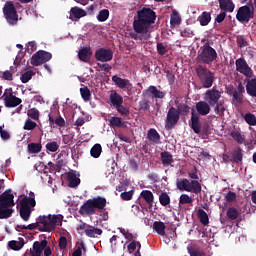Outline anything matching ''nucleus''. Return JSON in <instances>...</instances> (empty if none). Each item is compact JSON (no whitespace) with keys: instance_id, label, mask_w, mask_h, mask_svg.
<instances>
[{"instance_id":"obj_1","label":"nucleus","mask_w":256,"mask_h":256,"mask_svg":"<svg viewBox=\"0 0 256 256\" xmlns=\"http://www.w3.org/2000/svg\"><path fill=\"white\" fill-rule=\"evenodd\" d=\"M137 18L133 21V29L136 33L141 35H147L151 25L155 23L157 19V14L151 8H142L137 12Z\"/></svg>"},{"instance_id":"obj_2","label":"nucleus","mask_w":256,"mask_h":256,"mask_svg":"<svg viewBox=\"0 0 256 256\" xmlns=\"http://www.w3.org/2000/svg\"><path fill=\"white\" fill-rule=\"evenodd\" d=\"M107 207V199L105 197H95L92 199H88L79 209V214L82 217H91V215H95L97 211H103Z\"/></svg>"},{"instance_id":"obj_3","label":"nucleus","mask_w":256,"mask_h":256,"mask_svg":"<svg viewBox=\"0 0 256 256\" xmlns=\"http://www.w3.org/2000/svg\"><path fill=\"white\" fill-rule=\"evenodd\" d=\"M217 50L211 47V40L205 39L204 45L200 47L197 55V63L201 65H211L214 61H217Z\"/></svg>"},{"instance_id":"obj_4","label":"nucleus","mask_w":256,"mask_h":256,"mask_svg":"<svg viewBox=\"0 0 256 256\" xmlns=\"http://www.w3.org/2000/svg\"><path fill=\"white\" fill-rule=\"evenodd\" d=\"M38 223L42 225L39 228V231L43 233H51V231H55V227H61L63 225V215H48V216H40L38 218Z\"/></svg>"},{"instance_id":"obj_5","label":"nucleus","mask_w":256,"mask_h":256,"mask_svg":"<svg viewBox=\"0 0 256 256\" xmlns=\"http://www.w3.org/2000/svg\"><path fill=\"white\" fill-rule=\"evenodd\" d=\"M15 196L11 194V190H6L0 195V219H9L13 215V209L15 207Z\"/></svg>"},{"instance_id":"obj_6","label":"nucleus","mask_w":256,"mask_h":256,"mask_svg":"<svg viewBox=\"0 0 256 256\" xmlns=\"http://www.w3.org/2000/svg\"><path fill=\"white\" fill-rule=\"evenodd\" d=\"M196 75L204 89H211L213 87V83H215V72H212L203 65H198L196 67Z\"/></svg>"},{"instance_id":"obj_7","label":"nucleus","mask_w":256,"mask_h":256,"mask_svg":"<svg viewBox=\"0 0 256 256\" xmlns=\"http://www.w3.org/2000/svg\"><path fill=\"white\" fill-rule=\"evenodd\" d=\"M37 202L35 201V193L30 192L29 197H24L20 201V217L23 221H29L31 219L32 209L31 207H35Z\"/></svg>"},{"instance_id":"obj_8","label":"nucleus","mask_w":256,"mask_h":256,"mask_svg":"<svg viewBox=\"0 0 256 256\" xmlns=\"http://www.w3.org/2000/svg\"><path fill=\"white\" fill-rule=\"evenodd\" d=\"M176 186L179 191H187L188 193H195V195L201 193V183L198 180L177 179Z\"/></svg>"},{"instance_id":"obj_9","label":"nucleus","mask_w":256,"mask_h":256,"mask_svg":"<svg viewBox=\"0 0 256 256\" xmlns=\"http://www.w3.org/2000/svg\"><path fill=\"white\" fill-rule=\"evenodd\" d=\"M236 19L240 23H249L251 19H255V6L253 1H249L247 5L241 6L236 14Z\"/></svg>"},{"instance_id":"obj_10","label":"nucleus","mask_w":256,"mask_h":256,"mask_svg":"<svg viewBox=\"0 0 256 256\" xmlns=\"http://www.w3.org/2000/svg\"><path fill=\"white\" fill-rule=\"evenodd\" d=\"M3 14L9 25H17L19 15L12 1H7L3 7Z\"/></svg>"},{"instance_id":"obj_11","label":"nucleus","mask_w":256,"mask_h":256,"mask_svg":"<svg viewBox=\"0 0 256 256\" xmlns=\"http://www.w3.org/2000/svg\"><path fill=\"white\" fill-rule=\"evenodd\" d=\"M2 99L4 101L5 107L8 108H13V107H18V105H21L23 103V100L21 98L13 95V88H7L5 89Z\"/></svg>"},{"instance_id":"obj_12","label":"nucleus","mask_w":256,"mask_h":256,"mask_svg":"<svg viewBox=\"0 0 256 256\" xmlns=\"http://www.w3.org/2000/svg\"><path fill=\"white\" fill-rule=\"evenodd\" d=\"M180 117V111L173 106L170 107L165 120V129H174L175 125L179 123Z\"/></svg>"},{"instance_id":"obj_13","label":"nucleus","mask_w":256,"mask_h":256,"mask_svg":"<svg viewBox=\"0 0 256 256\" xmlns=\"http://www.w3.org/2000/svg\"><path fill=\"white\" fill-rule=\"evenodd\" d=\"M52 58L53 54H51V52L39 50L31 57L30 63L34 67H39V65H43V63H47V61H51Z\"/></svg>"},{"instance_id":"obj_14","label":"nucleus","mask_w":256,"mask_h":256,"mask_svg":"<svg viewBox=\"0 0 256 256\" xmlns=\"http://www.w3.org/2000/svg\"><path fill=\"white\" fill-rule=\"evenodd\" d=\"M235 65L236 71H238V73H241L248 79H251V77H253V69L249 67V64H247V61L244 58H238L235 61Z\"/></svg>"},{"instance_id":"obj_15","label":"nucleus","mask_w":256,"mask_h":256,"mask_svg":"<svg viewBox=\"0 0 256 256\" xmlns=\"http://www.w3.org/2000/svg\"><path fill=\"white\" fill-rule=\"evenodd\" d=\"M34 167L39 173H47L48 171L51 173L52 171H61V162H58V164L55 165L53 162L45 164V162L39 161Z\"/></svg>"},{"instance_id":"obj_16","label":"nucleus","mask_w":256,"mask_h":256,"mask_svg":"<svg viewBox=\"0 0 256 256\" xmlns=\"http://www.w3.org/2000/svg\"><path fill=\"white\" fill-rule=\"evenodd\" d=\"M95 59L100 63H108L113 61V51L111 49L99 48L95 51Z\"/></svg>"},{"instance_id":"obj_17","label":"nucleus","mask_w":256,"mask_h":256,"mask_svg":"<svg viewBox=\"0 0 256 256\" xmlns=\"http://www.w3.org/2000/svg\"><path fill=\"white\" fill-rule=\"evenodd\" d=\"M205 99L211 107H215L219 103V99H221V92L216 87H213L206 91Z\"/></svg>"},{"instance_id":"obj_18","label":"nucleus","mask_w":256,"mask_h":256,"mask_svg":"<svg viewBox=\"0 0 256 256\" xmlns=\"http://www.w3.org/2000/svg\"><path fill=\"white\" fill-rule=\"evenodd\" d=\"M112 81L119 87V89H127L131 91L133 89V84L128 79H123L117 75L112 76Z\"/></svg>"},{"instance_id":"obj_19","label":"nucleus","mask_w":256,"mask_h":256,"mask_svg":"<svg viewBox=\"0 0 256 256\" xmlns=\"http://www.w3.org/2000/svg\"><path fill=\"white\" fill-rule=\"evenodd\" d=\"M190 127L197 135L201 133V121L199 120V114H196L194 109L191 111Z\"/></svg>"},{"instance_id":"obj_20","label":"nucleus","mask_w":256,"mask_h":256,"mask_svg":"<svg viewBox=\"0 0 256 256\" xmlns=\"http://www.w3.org/2000/svg\"><path fill=\"white\" fill-rule=\"evenodd\" d=\"M196 111L198 115L205 117L211 113V106L207 101H199L196 103Z\"/></svg>"},{"instance_id":"obj_21","label":"nucleus","mask_w":256,"mask_h":256,"mask_svg":"<svg viewBox=\"0 0 256 256\" xmlns=\"http://www.w3.org/2000/svg\"><path fill=\"white\" fill-rule=\"evenodd\" d=\"M92 56L93 51L91 50V47H83L78 52V59H80L83 63H89Z\"/></svg>"},{"instance_id":"obj_22","label":"nucleus","mask_w":256,"mask_h":256,"mask_svg":"<svg viewBox=\"0 0 256 256\" xmlns=\"http://www.w3.org/2000/svg\"><path fill=\"white\" fill-rule=\"evenodd\" d=\"M218 3L222 12L233 13V11H235V3H233V0H218Z\"/></svg>"},{"instance_id":"obj_23","label":"nucleus","mask_w":256,"mask_h":256,"mask_svg":"<svg viewBox=\"0 0 256 256\" xmlns=\"http://www.w3.org/2000/svg\"><path fill=\"white\" fill-rule=\"evenodd\" d=\"M83 17H87V11H85L83 8L75 6L70 9L69 19H71V21L74 19H81Z\"/></svg>"},{"instance_id":"obj_24","label":"nucleus","mask_w":256,"mask_h":256,"mask_svg":"<svg viewBox=\"0 0 256 256\" xmlns=\"http://www.w3.org/2000/svg\"><path fill=\"white\" fill-rule=\"evenodd\" d=\"M109 99L111 107L116 108L120 105H123V96H121V94L117 93L115 90L111 91Z\"/></svg>"},{"instance_id":"obj_25","label":"nucleus","mask_w":256,"mask_h":256,"mask_svg":"<svg viewBox=\"0 0 256 256\" xmlns=\"http://www.w3.org/2000/svg\"><path fill=\"white\" fill-rule=\"evenodd\" d=\"M47 240H42L41 242L35 241L33 244L34 251L31 252L32 256H41L43 250L47 247Z\"/></svg>"},{"instance_id":"obj_26","label":"nucleus","mask_w":256,"mask_h":256,"mask_svg":"<svg viewBox=\"0 0 256 256\" xmlns=\"http://www.w3.org/2000/svg\"><path fill=\"white\" fill-rule=\"evenodd\" d=\"M246 92L250 97H256V78L246 80Z\"/></svg>"},{"instance_id":"obj_27","label":"nucleus","mask_w":256,"mask_h":256,"mask_svg":"<svg viewBox=\"0 0 256 256\" xmlns=\"http://www.w3.org/2000/svg\"><path fill=\"white\" fill-rule=\"evenodd\" d=\"M147 139L151 141V143H154V145H159L161 141V135H159V132H157L156 129L151 128L147 132Z\"/></svg>"},{"instance_id":"obj_28","label":"nucleus","mask_w":256,"mask_h":256,"mask_svg":"<svg viewBox=\"0 0 256 256\" xmlns=\"http://www.w3.org/2000/svg\"><path fill=\"white\" fill-rule=\"evenodd\" d=\"M227 93H228V95H230V97H232V103H234V105L243 104V94L234 92L233 88H229Z\"/></svg>"},{"instance_id":"obj_29","label":"nucleus","mask_w":256,"mask_h":256,"mask_svg":"<svg viewBox=\"0 0 256 256\" xmlns=\"http://www.w3.org/2000/svg\"><path fill=\"white\" fill-rule=\"evenodd\" d=\"M145 93H151L156 99H163L165 97V92L158 90L155 86H149L147 90L143 91V95Z\"/></svg>"},{"instance_id":"obj_30","label":"nucleus","mask_w":256,"mask_h":256,"mask_svg":"<svg viewBox=\"0 0 256 256\" xmlns=\"http://www.w3.org/2000/svg\"><path fill=\"white\" fill-rule=\"evenodd\" d=\"M140 197L144 199V201L150 206L153 207V201L155 200V196L153 195V192L151 190H143L140 193Z\"/></svg>"},{"instance_id":"obj_31","label":"nucleus","mask_w":256,"mask_h":256,"mask_svg":"<svg viewBox=\"0 0 256 256\" xmlns=\"http://www.w3.org/2000/svg\"><path fill=\"white\" fill-rule=\"evenodd\" d=\"M85 235L90 238H95L97 235H103V230L90 225L87 229H85Z\"/></svg>"},{"instance_id":"obj_32","label":"nucleus","mask_w":256,"mask_h":256,"mask_svg":"<svg viewBox=\"0 0 256 256\" xmlns=\"http://www.w3.org/2000/svg\"><path fill=\"white\" fill-rule=\"evenodd\" d=\"M25 245V239L19 238V241L17 240H11L8 243V247L12 249V251H21Z\"/></svg>"},{"instance_id":"obj_33","label":"nucleus","mask_w":256,"mask_h":256,"mask_svg":"<svg viewBox=\"0 0 256 256\" xmlns=\"http://www.w3.org/2000/svg\"><path fill=\"white\" fill-rule=\"evenodd\" d=\"M153 231H156L158 235H161V237L165 236V229H167V226H165V223L162 221H155L152 225Z\"/></svg>"},{"instance_id":"obj_34","label":"nucleus","mask_w":256,"mask_h":256,"mask_svg":"<svg viewBox=\"0 0 256 256\" xmlns=\"http://www.w3.org/2000/svg\"><path fill=\"white\" fill-rule=\"evenodd\" d=\"M198 21L202 27H207L208 23H211V13L202 12V14L198 17Z\"/></svg>"},{"instance_id":"obj_35","label":"nucleus","mask_w":256,"mask_h":256,"mask_svg":"<svg viewBox=\"0 0 256 256\" xmlns=\"http://www.w3.org/2000/svg\"><path fill=\"white\" fill-rule=\"evenodd\" d=\"M198 219L202 225H209V215L205 210L198 209L197 211Z\"/></svg>"},{"instance_id":"obj_36","label":"nucleus","mask_w":256,"mask_h":256,"mask_svg":"<svg viewBox=\"0 0 256 256\" xmlns=\"http://www.w3.org/2000/svg\"><path fill=\"white\" fill-rule=\"evenodd\" d=\"M102 152L103 148L101 147V144H95L90 150V155L94 159H99V157H101Z\"/></svg>"},{"instance_id":"obj_37","label":"nucleus","mask_w":256,"mask_h":256,"mask_svg":"<svg viewBox=\"0 0 256 256\" xmlns=\"http://www.w3.org/2000/svg\"><path fill=\"white\" fill-rule=\"evenodd\" d=\"M243 119L247 123V125H250V127H255V125H256L255 114L248 112L243 116Z\"/></svg>"},{"instance_id":"obj_38","label":"nucleus","mask_w":256,"mask_h":256,"mask_svg":"<svg viewBox=\"0 0 256 256\" xmlns=\"http://www.w3.org/2000/svg\"><path fill=\"white\" fill-rule=\"evenodd\" d=\"M109 123L113 128L125 127V122H123V119H121V117L113 116L110 118Z\"/></svg>"},{"instance_id":"obj_39","label":"nucleus","mask_w":256,"mask_h":256,"mask_svg":"<svg viewBox=\"0 0 256 256\" xmlns=\"http://www.w3.org/2000/svg\"><path fill=\"white\" fill-rule=\"evenodd\" d=\"M80 95L83 101L85 102L91 101V90L89 89V87L85 86L80 88Z\"/></svg>"},{"instance_id":"obj_40","label":"nucleus","mask_w":256,"mask_h":256,"mask_svg":"<svg viewBox=\"0 0 256 256\" xmlns=\"http://www.w3.org/2000/svg\"><path fill=\"white\" fill-rule=\"evenodd\" d=\"M159 201L162 207H167V205L171 203V197H169V194H167V192H162L159 195Z\"/></svg>"},{"instance_id":"obj_41","label":"nucleus","mask_w":256,"mask_h":256,"mask_svg":"<svg viewBox=\"0 0 256 256\" xmlns=\"http://www.w3.org/2000/svg\"><path fill=\"white\" fill-rule=\"evenodd\" d=\"M130 37L132 38V39H134L135 41H143V39L145 40V41H147V39H149L150 37H151V35H149V33H147V34H141V33H137L136 31H134V32H131L130 33Z\"/></svg>"},{"instance_id":"obj_42","label":"nucleus","mask_w":256,"mask_h":256,"mask_svg":"<svg viewBox=\"0 0 256 256\" xmlns=\"http://www.w3.org/2000/svg\"><path fill=\"white\" fill-rule=\"evenodd\" d=\"M226 215L228 219H231V221H235V219L239 218V211L235 207H230L228 208Z\"/></svg>"},{"instance_id":"obj_43","label":"nucleus","mask_w":256,"mask_h":256,"mask_svg":"<svg viewBox=\"0 0 256 256\" xmlns=\"http://www.w3.org/2000/svg\"><path fill=\"white\" fill-rule=\"evenodd\" d=\"M180 24H181V16L177 11H174L170 17V25H172V27H176V25H180Z\"/></svg>"},{"instance_id":"obj_44","label":"nucleus","mask_w":256,"mask_h":256,"mask_svg":"<svg viewBox=\"0 0 256 256\" xmlns=\"http://www.w3.org/2000/svg\"><path fill=\"white\" fill-rule=\"evenodd\" d=\"M109 9H102L99 11L98 16H97V20L100 23H105V21H107V19H109Z\"/></svg>"},{"instance_id":"obj_45","label":"nucleus","mask_w":256,"mask_h":256,"mask_svg":"<svg viewBox=\"0 0 256 256\" xmlns=\"http://www.w3.org/2000/svg\"><path fill=\"white\" fill-rule=\"evenodd\" d=\"M68 179H69V187H72V188L79 187V184L81 183V179L77 178L75 174H69Z\"/></svg>"},{"instance_id":"obj_46","label":"nucleus","mask_w":256,"mask_h":256,"mask_svg":"<svg viewBox=\"0 0 256 256\" xmlns=\"http://www.w3.org/2000/svg\"><path fill=\"white\" fill-rule=\"evenodd\" d=\"M230 135L239 145H243L245 143V137H243L239 131H233Z\"/></svg>"},{"instance_id":"obj_47","label":"nucleus","mask_w":256,"mask_h":256,"mask_svg":"<svg viewBox=\"0 0 256 256\" xmlns=\"http://www.w3.org/2000/svg\"><path fill=\"white\" fill-rule=\"evenodd\" d=\"M193 203V198L187 194H181L179 198V205H190Z\"/></svg>"},{"instance_id":"obj_48","label":"nucleus","mask_w":256,"mask_h":256,"mask_svg":"<svg viewBox=\"0 0 256 256\" xmlns=\"http://www.w3.org/2000/svg\"><path fill=\"white\" fill-rule=\"evenodd\" d=\"M115 109L121 115L122 117H129L130 111L129 108L123 106V104H120L119 106H116Z\"/></svg>"},{"instance_id":"obj_49","label":"nucleus","mask_w":256,"mask_h":256,"mask_svg":"<svg viewBox=\"0 0 256 256\" xmlns=\"http://www.w3.org/2000/svg\"><path fill=\"white\" fill-rule=\"evenodd\" d=\"M42 149L40 143H30L28 144V151L29 153H39Z\"/></svg>"},{"instance_id":"obj_50","label":"nucleus","mask_w":256,"mask_h":256,"mask_svg":"<svg viewBox=\"0 0 256 256\" xmlns=\"http://www.w3.org/2000/svg\"><path fill=\"white\" fill-rule=\"evenodd\" d=\"M28 117L34 121H39V110L37 108H31L27 111Z\"/></svg>"},{"instance_id":"obj_51","label":"nucleus","mask_w":256,"mask_h":256,"mask_svg":"<svg viewBox=\"0 0 256 256\" xmlns=\"http://www.w3.org/2000/svg\"><path fill=\"white\" fill-rule=\"evenodd\" d=\"M33 75H35V73L33 71H27L21 75L20 80L23 83H29V81H31V79H33Z\"/></svg>"},{"instance_id":"obj_52","label":"nucleus","mask_w":256,"mask_h":256,"mask_svg":"<svg viewBox=\"0 0 256 256\" xmlns=\"http://www.w3.org/2000/svg\"><path fill=\"white\" fill-rule=\"evenodd\" d=\"M35 127H37V123L28 118V119L25 121V124H24L23 129H24L25 131H33V129H35Z\"/></svg>"},{"instance_id":"obj_53","label":"nucleus","mask_w":256,"mask_h":256,"mask_svg":"<svg viewBox=\"0 0 256 256\" xmlns=\"http://www.w3.org/2000/svg\"><path fill=\"white\" fill-rule=\"evenodd\" d=\"M233 161H243V150L238 148L232 153Z\"/></svg>"},{"instance_id":"obj_54","label":"nucleus","mask_w":256,"mask_h":256,"mask_svg":"<svg viewBox=\"0 0 256 256\" xmlns=\"http://www.w3.org/2000/svg\"><path fill=\"white\" fill-rule=\"evenodd\" d=\"M138 105L140 111H149V109H151V106L149 105V100L147 99H142L141 101H139Z\"/></svg>"},{"instance_id":"obj_55","label":"nucleus","mask_w":256,"mask_h":256,"mask_svg":"<svg viewBox=\"0 0 256 256\" xmlns=\"http://www.w3.org/2000/svg\"><path fill=\"white\" fill-rule=\"evenodd\" d=\"M47 151H51V153H55L59 150V144L56 141L48 142L46 144Z\"/></svg>"},{"instance_id":"obj_56","label":"nucleus","mask_w":256,"mask_h":256,"mask_svg":"<svg viewBox=\"0 0 256 256\" xmlns=\"http://www.w3.org/2000/svg\"><path fill=\"white\" fill-rule=\"evenodd\" d=\"M141 249V242L132 241L128 244L127 249L129 253H135V249Z\"/></svg>"},{"instance_id":"obj_57","label":"nucleus","mask_w":256,"mask_h":256,"mask_svg":"<svg viewBox=\"0 0 256 256\" xmlns=\"http://www.w3.org/2000/svg\"><path fill=\"white\" fill-rule=\"evenodd\" d=\"M181 37L184 39L191 38L195 36V33L191 30V28H185L184 30L180 31Z\"/></svg>"},{"instance_id":"obj_58","label":"nucleus","mask_w":256,"mask_h":256,"mask_svg":"<svg viewBox=\"0 0 256 256\" xmlns=\"http://www.w3.org/2000/svg\"><path fill=\"white\" fill-rule=\"evenodd\" d=\"M158 55H165L167 53V46L163 45V43L158 42L156 45Z\"/></svg>"},{"instance_id":"obj_59","label":"nucleus","mask_w":256,"mask_h":256,"mask_svg":"<svg viewBox=\"0 0 256 256\" xmlns=\"http://www.w3.org/2000/svg\"><path fill=\"white\" fill-rule=\"evenodd\" d=\"M27 53H29L31 55V53H33L34 51H37V42L35 41H30L27 44V48H26Z\"/></svg>"},{"instance_id":"obj_60","label":"nucleus","mask_w":256,"mask_h":256,"mask_svg":"<svg viewBox=\"0 0 256 256\" xmlns=\"http://www.w3.org/2000/svg\"><path fill=\"white\" fill-rule=\"evenodd\" d=\"M120 197L123 201H131V199H133V190L122 192Z\"/></svg>"},{"instance_id":"obj_61","label":"nucleus","mask_w":256,"mask_h":256,"mask_svg":"<svg viewBox=\"0 0 256 256\" xmlns=\"http://www.w3.org/2000/svg\"><path fill=\"white\" fill-rule=\"evenodd\" d=\"M166 77L168 79V83L169 85H173V83H175V74H173V71L171 70H166Z\"/></svg>"},{"instance_id":"obj_62","label":"nucleus","mask_w":256,"mask_h":256,"mask_svg":"<svg viewBox=\"0 0 256 256\" xmlns=\"http://www.w3.org/2000/svg\"><path fill=\"white\" fill-rule=\"evenodd\" d=\"M2 79L4 81H13V72L6 70L2 73Z\"/></svg>"},{"instance_id":"obj_63","label":"nucleus","mask_w":256,"mask_h":256,"mask_svg":"<svg viewBox=\"0 0 256 256\" xmlns=\"http://www.w3.org/2000/svg\"><path fill=\"white\" fill-rule=\"evenodd\" d=\"M162 161H173V155L171 152L164 151L161 153Z\"/></svg>"},{"instance_id":"obj_64","label":"nucleus","mask_w":256,"mask_h":256,"mask_svg":"<svg viewBox=\"0 0 256 256\" xmlns=\"http://www.w3.org/2000/svg\"><path fill=\"white\" fill-rule=\"evenodd\" d=\"M178 111H180V114L183 113L184 115H187L189 113V105L187 104H181L176 108Z\"/></svg>"}]
</instances>
